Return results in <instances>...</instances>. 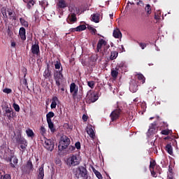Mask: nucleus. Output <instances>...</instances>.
Instances as JSON below:
<instances>
[{
    "instance_id": "obj_1",
    "label": "nucleus",
    "mask_w": 179,
    "mask_h": 179,
    "mask_svg": "<svg viewBox=\"0 0 179 179\" xmlns=\"http://www.w3.org/2000/svg\"><path fill=\"white\" fill-rule=\"evenodd\" d=\"M73 174L76 177V178H83V179H90L92 178L89 173H87V169L83 166L74 168L73 169Z\"/></svg>"
},
{
    "instance_id": "obj_2",
    "label": "nucleus",
    "mask_w": 179,
    "mask_h": 179,
    "mask_svg": "<svg viewBox=\"0 0 179 179\" xmlns=\"http://www.w3.org/2000/svg\"><path fill=\"white\" fill-rule=\"evenodd\" d=\"M71 145V139L66 136H62L60 138L59 145H58L59 150H65Z\"/></svg>"
},
{
    "instance_id": "obj_3",
    "label": "nucleus",
    "mask_w": 179,
    "mask_h": 179,
    "mask_svg": "<svg viewBox=\"0 0 179 179\" xmlns=\"http://www.w3.org/2000/svg\"><path fill=\"white\" fill-rule=\"evenodd\" d=\"M4 117H7L9 121H12V118L15 117V112L10 105L6 104L3 108Z\"/></svg>"
},
{
    "instance_id": "obj_4",
    "label": "nucleus",
    "mask_w": 179,
    "mask_h": 179,
    "mask_svg": "<svg viewBox=\"0 0 179 179\" xmlns=\"http://www.w3.org/2000/svg\"><path fill=\"white\" fill-rule=\"evenodd\" d=\"M34 170V166H33V162L29 159L25 165L21 166V171L22 174H30Z\"/></svg>"
},
{
    "instance_id": "obj_5",
    "label": "nucleus",
    "mask_w": 179,
    "mask_h": 179,
    "mask_svg": "<svg viewBox=\"0 0 179 179\" xmlns=\"http://www.w3.org/2000/svg\"><path fill=\"white\" fill-rule=\"evenodd\" d=\"M68 166L75 167V166H79L80 164V159L79 155H73L67 159Z\"/></svg>"
},
{
    "instance_id": "obj_6",
    "label": "nucleus",
    "mask_w": 179,
    "mask_h": 179,
    "mask_svg": "<svg viewBox=\"0 0 179 179\" xmlns=\"http://www.w3.org/2000/svg\"><path fill=\"white\" fill-rule=\"evenodd\" d=\"M121 114H122V110H121V108H117L115 109L113 111H112L110 115L111 122H115V121L119 120L120 117L121 116Z\"/></svg>"
},
{
    "instance_id": "obj_7",
    "label": "nucleus",
    "mask_w": 179,
    "mask_h": 179,
    "mask_svg": "<svg viewBox=\"0 0 179 179\" xmlns=\"http://www.w3.org/2000/svg\"><path fill=\"white\" fill-rule=\"evenodd\" d=\"M62 67L61 70L55 71L54 78L56 82L57 86H61V82L64 79V74H62Z\"/></svg>"
},
{
    "instance_id": "obj_8",
    "label": "nucleus",
    "mask_w": 179,
    "mask_h": 179,
    "mask_svg": "<svg viewBox=\"0 0 179 179\" xmlns=\"http://www.w3.org/2000/svg\"><path fill=\"white\" fill-rule=\"evenodd\" d=\"M86 99L90 103H96V101L99 100V96H97V94H96L95 92H92V91H89L87 92Z\"/></svg>"
},
{
    "instance_id": "obj_9",
    "label": "nucleus",
    "mask_w": 179,
    "mask_h": 179,
    "mask_svg": "<svg viewBox=\"0 0 179 179\" xmlns=\"http://www.w3.org/2000/svg\"><path fill=\"white\" fill-rule=\"evenodd\" d=\"M71 13L69 15L66 22L69 24H73V23H76L78 22V17H76V14L73 13V11L69 9Z\"/></svg>"
},
{
    "instance_id": "obj_10",
    "label": "nucleus",
    "mask_w": 179,
    "mask_h": 179,
    "mask_svg": "<svg viewBox=\"0 0 179 179\" xmlns=\"http://www.w3.org/2000/svg\"><path fill=\"white\" fill-rule=\"evenodd\" d=\"M78 92H79V87L76 86L75 83H72L70 85V93H72L73 99H76V96H78Z\"/></svg>"
},
{
    "instance_id": "obj_11",
    "label": "nucleus",
    "mask_w": 179,
    "mask_h": 179,
    "mask_svg": "<svg viewBox=\"0 0 179 179\" xmlns=\"http://www.w3.org/2000/svg\"><path fill=\"white\" fill-rule=\"evenodd\" d=\"M30 51L32 55H36V57L40 55V46L38 45V42L37 43L32 44Z\"/></svg>"
},
{
    "instance_id": "obj_12",
    "label": "nucleus",
    "mask_w": 179,
    "mask_h": 179,
    "mask_svg": "<svg viewBox=\"0 0 179 179\" xmlns=\"http://www.w3.org/2000/svg\"><path fill=\"white\" fill-rule=\"evenodd\" d=\"M107 43V41L106 40L101 38L98 41V43L96 45V52H101V48H104V45Z\"/></svg>"
},
{
    "instance_id": "obj_13",
    "label": "nucleus",
    "mask_w": 179,
    "mask_h": 179,
    "mask_svg": "<svg viewBox=\"0 0 179 179\" xmlns=\"http://www.w3.org/2000/svg\"><path fill=\"white\" fill-rule=\"evenodd\" d=\"M55 146V144L54 143V141H52V140L48 139L45 141V148H46L48 150H50V152L54 150Z\"/></svg>"
},
{
    "instance_id": "obj_14",
    "label": "nucleus",
    "mask_w": 179,
    "mask_h": 179,
    "mask_svg": "<svg viewBox=\"0 0 179 179\" xmlns=\"http://www.w3.org/2000/svg\"><path fill=\"white\" fill-rule=\"evenodd\" d=\"M160 170H162V169L159 166H156L155 169H150V171L151 173V176L156 178V177H157V174H160Z\"/></svg>"
},
{
    "instance_id": "obj_15",
    "label": "nucleus",
    "mask_w": 179,
    "mask_h": 179,
    "mask_svg": "<svg viewBox=\"0 0 179 179\" xmlns=\"http://www.w3.org/2000/svg\"><path fill=\"white\" fill-rule=\"evenodd\" d=\"M38 179H44V164L38 169Z\"/></svg>"
},
{
    "instance_id": "obj_16",
    "label": "nucleus",
    "mask_w": 179,
    "mask_h": 179,
    "mask_svg": "<svg viewBox=\"0 0 179 179\" xmlns=\"http://www.w3.org/2000/svg\"><path fill=\"white\" fill-rule=\"evenodd\" d=\"M19 34L21 40L24 41L26 40V29L24 27L20 28Z\"/></svg>"
},
{
    "instance_id": "obj_17",
    "label": "nucleus",
    "mask_w": 179,
    "mask_h": 179,
    "mask_svg": "<svg viewBox=\"0 0 179 179\" xmlns=\"http://www.w3.org/2000/svg\"><path fill=\"white\" fill-rule=\"evenodd\" d=\"M43 76L45 79H48L51 78V71H50V64L47 65V69L45 70L43 73Z\"/></svg>"
},
{
    "instance_id": "obj_18",
    "label": "nucleus",
    "mask_w": 179,
    "mask_h": 179,
    "mask_svg": "<svg viewBox=\"0 0 179 179\" xmlns=\"http://www.w3.org/2000/svg\"><path fill=\"white\" fill-rule=\"evenodd\" d=\"M17 143H20V145H26L27 141L24 138L22 137V135H18L16 138Z\"/></svg>"
},
{
    "instance_id": "obj_19",
    "label": "nucleus",
    "mask_w": 179,
    "mask_h": 179,
    "mask_svg": "<svg viewBox=\"0 0 179 179\" xmlns=\"http://www.w3.org/2000/svg\"><path fill=\"white\" fill-rule=\"evenodd\" d=\"M57 6L60 9H65V8H67L68 3H66V1H65V0H59L57 3Z\"/></svg>"
},
{
    "instance_id": "obj_20",
    "label": "nucleus",
    "mask_w": 179,
    "mask_h": 179,
    "mask_svg": "<svg viewBox=\"0 0 179 179\" xmlns=\"http://www.w3.org/2000/svg\"><path fill=\"white\" fill-rule=\"evenodd\" d=\"M113 35L115 38H121L122 37V34L119 29H114Z\"/></svg>"
},
{
    "instance_id": "obj_21",
    "label": "nucleus",
    "mask_w": 179,
    "mask_h": 179,
    "mask_svg": "<svg viewBox=\"0 0 179 179\" xmlns=\"http://www.w3.org/2000/svg\"><path fill=\"white\" fill-rule=\"evenodd\" d=\"M129 90L131 93H136L138 92V84L137 83H131L129 86Z\"/></svg>"
},
{
    "instance_id": "obj_22",
    "label": "nucleus",
    "mask_w": 179,
    "mask_h": 179,
    "mask_svg": "<svg viewBox=\"0 0 179 179\" xmlns=\"http://www.w3.org/2000/svg\"><path fill=\"white\" fill-rule=\"evenodd\" d=\"M156 125H157L156 122H154L153 123H152L150 125V128L148 131V133L150 134V135H152V134H153V132H155V128H156Z\"/></svg>"
},
{
    "instance_id": "obj_23",
    "label": "nucleus",
    "mask_w": 179,
    "mask_h": 179,
    "mask_svg": "<svg viewBox=\"0 0 179 179\" xmlns=\"http://www.w3.org/2000/svg\"><path fill=\"white\" fill-rule=\"evenodd\" d=\"M57 101H58V97L53 96L52 99L50 108H57Z\"/></svg>"
},
{
    "instance_id": "obj_24",
    "label": "nucleus",
    "mask_w": 179,
    "mask_h": 179,
    "mask_svg": "<svg viewBox=\"0 0 179 179\" xmlns=\"http://www.w3.org/2000/svg\"><path fill=\"white\" fill-rule=\"evenodd\" d=\"M92 22H94V23H99L100 22V16L99 14H93L92 15Z\"/></svg>"
},
{
    "instance_id": "obj_25",
    "label": "nucleus",
    "mask_w": 179,
    "mask_h": 179,
    "mask_svg": "<svg viewBox=\"0 0 179 179\" xmlns=\"http://www.w3.org/2000/svg\"><path fill=\"white\" fill-rule=\"evenodd\" d=\"M47 122L49 129H50V131L52 132V134H54V132H55V131L57 130L55 129V127H54V123L52 122V120L47 121Z\"/></svg>"
},
{
    "instance_id": "obj_26",
    "label": "nucleus",
    "mask_w": 179,
    "mask_h": 179,
    "mask_svg": "<svg viewBox=\"0 0 179 179\" xmlns=\"http://www.w3.org/2000/svg\"><path fill=\"white\" fill-rule=\"evenodd\" d=\"M136 76H137V79L140 80V83H142V85H143V83H145L146 80V78H145V76L142 73H138L136 75Z\"/></svg>"
},
{
    "instance_id": "obj_27",
    "label": "nucleus",
    "mask_w": 179,
    "mask_h": 179,
    "mask_svg": "<svg viewBox=\"0 0 179 179\" xmlns=\"http://www.w3.org/2000/svg\"><path fill=\"white\" fill-rule=\"evenodd\" d=\"M92 171L94 173V174H95L96 177L98 179H103V176L101 175V173L100 172H99V171L96 170V169H94V167H92Z\"/></svg>"
},
{
    "instance_id": "obj_28",
    "label": "nucleus",
    "mask_w": 179,
    "mask_h": 179,
    "mask_svg": "<svg viewBox=\"0 0 179 179\" xmlns=\"http://www.w3.org/2000/svg\"><path fill=\"white\" fill-rule=\"evenodd\" d=\"M109 48L110 45L108 43H106V44L103 46V50H101V54H102V55L107 54L108 52Z\"/></svg>"
},
{
    "instance_id": "obj_29",
    "label": "nucleus",
    "mask_w": 179,
    "mask_h": 179,
    "mask_svg": "<svg viewBox=\"0 0 179 179\" xmlns=\"http://www.w3.org/2000/svg\"><path fill=\"white\" fill-rule=\"evenodd\" d=\"M87 134L90 135V137L92 138V139H94V137L96 135L94 134V131L93 130V128H90L87 130Z\"/></svg>"
},
{
    "instance_id": "obj_30",
    "label": "nucleus",
    "mask_w": 179,
    "mask_h": 179,
    "mask_svg": "<svg viewBox=\"0 0 179 179\" xmlns=\"http://www.w3.org/2000/svg\"><path fill=\"white\" fill-rule=\"evenodd\" d=\"M117 57H118V52L113 51L110 52V61H114V59H117Z\"/></svg>"
},
{
    "instance_id": "obj_31",
    "label": "nucleus",
    "mask_w": 179,
    "mask_h": 179,
    "mask_svg": "<svg viewBox=\"0 0 179 179\" xmlns=\"http://www.w3.org/2000/svg\"><path fill=\"white\" fill-rule=\"evenodd\" d=\"M165 150L167 151L169 155H173V146H171V144H167L165 147Z\"/></svg>"
},
{
    "instance_id": "obj_32",
    "label": "nucleus",
    "mask_w": 179,
    "mask_h": 179,
    "mask_svg": "<svg viewBox=\"0 0 179 179\" xmlns=\"http://www.w3.org/2000/svg\"><path fill=\"white\" fill-rule=\"evenodd\" d=\"M26 134L28 138H34V132L31 129H28L26 130Z\"/></svg>"
},
{
    "instance_id": "obj_33",
    "label": "nucleus",
    "mask_w": 179,
    "mask_h": 179,
    "mask_svg": "<svg viewBox=\"0 0 179 179\" xmlns=\"http://www.w3.org/2000/svg\"><path fill=\"white\" fill-rule=\"evenodd\" d=\"M55 115V114L54 113V112H49V113L46 115V120H47V121H52V120H51V118H52Z\"/></svg>"
},
{
    "instance_id": "obj_34",
    "label": "nucleus",
    "mask_w": 179,
    "mask_h": 179,
    "mask_svg": "<svg viewBox=\"0 0 179 179\" xmlns=\"http://www.w3.org/2000/svg\"><path fill=\"white\" fill-rule=\"evenodd\" d=\"M110 75L112 78H113V79H116L117 78H118V70H111Z\"/></svg>"
},
{
    "instance_id": "obj_35",
    "label": "nucleus",
    "mask_w": 179,
    "mask_h": 179,
    "mask_svg": "<svg viewBox=\"0 0 179 179\" xmlns=\"http://www.w3.org/2000/svg\"><path fill=\"white\" fill-rule=\"evenodd\" d=\"M20 22L22 26H24V27H29V22L26 21L22 17L20 18Z\"/></svg>"
},
{
    "instance_id": "obj_36",
    "label": "nucleus",
    "mask_w": 179,
    "mask_h": 179,
    "mask_svg": "<svg viewBox=\"0 0 179 179\" xmlns=\"http://www.w3.org/2000/svg\"><path fill=\"white\" fill-rule=\"evenodd\" d=\"M145 10L147 13V15L149 16L152 13V8L150 7V4H147Z\"/></svg>"
},
{
    "instance_id": "obj_37",
    "label": "nucleus",
    "mask_w": 179,
    "mask_h": 179,
    "mask_svg": "<svg viewBox=\"0 0 179 179\" xmlns=\"http://www.w3.org/2000/svg\"><path fill=\"white\" fill-rule=\"evenodd\" d=\"M14 157V155H11L10 157H6L5 158V160L7 161L8 163H10L11 167L13 169H15V164L12 163V158Z\"/></svg>"
},
{
    "instance_id": "obj_38",
    "label": "nucleus",
    "mask_w": 179,
    "mask_h": 179,
    "mask_svg": "<svg viewBox=\"0 0 179 179\" xmlns=\"http://www.w3.org/2000/svg\"><path fill=\"white\" fill-rule=\"evenodd\" d=\"M8 15L10 16L9 19L12 20H16V15L13 11L8 10Z\"/></svg>"
},
{
    "instance_id": "obj_39",
    "label": "nucleus",
    "mask_w": 179,
    "mask_h": 179,
    "mask_svg": "<svg viewBox=\"0 0 179 179\" xmlns=\"http://www.w3.org/2000/svg\"><path fill=\"white\" fill-rule=\"evenodd\" d=\"M26 75H27V69H25L24 75V79L22 80V83L26 86L27 87H29V85L27 84V79H26Z\"/></svg>"
},
{
    "instance_id": "obj_40",
    "label": "nucleus",
    "mask_w": 179,
    "mask_h": 179,
    "mask_svg": "<svg viewBox=\"0 0 179 179\" xmlns=\"http://www.w3.org/2000/svg\"><path fill=\"white\" fill-rule=\"evenodd\" d=\"M40 133L42 136H45V134H47V129H45V127H44V126L41 127Z\"/></svg>"
},
{
    "instance_id": "obj_41",
    "label": "nucleus",
    "mask_w": 179,
    "mask_h": 179,
    "mask_svg": "<svg viewBox=\"0 0 179 179\" xmlns=\"http://www.w3.org/2000/svg\"><path fill=\"white\" fill-rule=\"evenodd\" d=\"M83 30H86V25L85 24L79 25L76 27V31H83Z\"/></svg>"
},
{
    "instance_id": "obj_42",
    "label": "nucleus",
    "mask_w": 179,
    "mask_h": 179,
    "mask_svg": "<svg viewBox=\"0 0 179 179\" xmlns=\"http://www.w3.org/2000/svg\"><path fill=\"white\" fill-rule=\"evenodd\" d=\"M0 179H12L10 174L6 173L4 175H1Z\"/></svg>"
},
{
    "instance_id": "obj_43",
    "label": "nucleus",
    "mask_w": 179,
    "mask_h": 179,
    "mask_svg": "<svg viewBox=\"0 0 179 179\" xmlns=\"http://www.w3.org/2000/svg\"><path fill=\"white\" fill-rule=\"evenodd\" d=\"M87 86H89V87H90L91 89H94L95 83L94 80L87 81Z\"/></svg>"
},
{
    "instance_id": "obj_44",
    "label": "nucleus",
    "mask_w": 179,
    "mask_h": 179,
    "mask_svg": "<svg viewBox=\"0 0 179 179\" xmlns=\"http://www.w3.org/2000/svg\"><path fill=\"white\" fill-rule=\"evenodd\" d=\"M13 107L17 113H19V111H20V106H19L17 103H14Z\"/></svg>"
},
{
    "instance_id": "obj_45",
    "label": "nucleus",
    "mask_w": 179,
    "mask_h": 179,
    "mask_svg": "<svg viewBox=\"0 0 179 179\" xmlns=\"http://www.w3.org/2000/svg\"><path fill=\"white\" fill-rule=\"evenodd\" d=\"M27 7L28 9H30L31 6L34 5V1L33 0H29V1L27 2Z\"/></svg>"
},
{
    "instance_id": "obj_46",
    "label": "nucleus",
    "mask_w": 179,
    "mask_h": 179,
    "mask_svg": "<svg viewBox=\"0 0 179 179\" xmlns=\"http://www.w3.org/2000/svg\"><path fill=\"white\" fill-rule=\"evenodd\" d=\"M155 167H156V161H151L150 162V170L151 169H155Z\"/></svg>"
},
{
    "instance_id": "obj_47",
    "label": "nucleus",
    "mask_w": 179,
    "mask_h": 179,
    "mask_svg": "<svg viewBox=\"0 0 179 179\" xmlns=\"http://www.w3.org/2000/svg\"><path fill=\"white\" fill-rule=\"evenodd\" d=\"M87 29L88 30H90L92 31V34H96V31H97V30L95 28L92 27L90 25L87 26Z\"/></svg>"
},
{
    "instance_id": "obj_48",
    "label": "nucleus",
    "mask_w": 179,
    "mask_h": 179,
    "mask_svg": "<svg viewBox=\"0 0 179 179\" xmlns=\"http://www.w3.org/2000/svg\"><path fill=\"white\" fill-rule=\"evenodd\" d=\"M124 66H125V64L120 63V64H117L115 69H117V71H120V69H122V68H124Z\"/></svg>"
},
{
    "instance_id": "obj_49",
    "label": "nucleus",
    "mask_w": 179,
    "mask_h": 179,
    "mask_svg": "<svg viewBox=\"0 0 179 179\" xmlns=\"http://www.w3.org/2000/svg\"><path fill=\"white\" fill-rule=\"evenodd\" d=\"M61 66H62V64H61L60 62L57 61L55 64V69H60Z\"/></svg>"
},
{
    "instance_id": "obj_50",
    "label": "nucleus",
    "mask_w": 179,
    "mask_h": 179,
    "mask_svg": "<svg viewBox=\"0 0 179 179\" xmlns=\"http://www.w3.org/2000/svg\"><path fill=\"white\" fill-rule=\"evenodd\" d=\"M162 135H170V130L164 129L161 131Z\"/></svg>"
},
{
    "instance_id": "obj_51",
    "label": "nucleus",
    "mask_w": 179,
    "mask_h": 179,
    "mask_svg": "<svg viewBox=\"0 0 179 179\" xmlns=\"http://www.w3.org/2000/svg\"><path fill=\"white\" fill-rule=\"evenodd\" d=\"M3 93H6L7 94H10L12 93V90L10 88H6L3 90Z\"/></svg>"
},
{
    "instance_id": "obj_52",
    "label": "nucleus",
    "mask_w": 179,
    "mask_h": 179,
    "mask_svg": "<svg viewBox=\"0 0 179 179\" xmlns=\"http://www.w3.org/2000/svg\"><path fill=\"white\" fill-rule=\"evenodd\" d=\"M138 45H140V47L142 48V50H145V48H146V43H139L138 42Z\"/></svg>"
},
{
    "instance_id": "obj_53",
    "label": "nucleus",
    "mask_w": 179,
    "mask_h": 179,
    "mask_svg": "<svg viewBox=\"0 0 179 179\" xmlns=\"http://www.w3.org/2000/svg\"><path fill=\"white\" fill-rule=\"evenodd\" d=\"M74 148H76V149L77 148L78 150H80V142L78 141L75 143V146Z\"/></svg>"
},
{
    "instance_id": "obj_54",
    "label": "nucleus",
    "mask_w": 179,
    "mask_h": 179,
    "mask_svg": "<svg viewBox=\"0 0 179 179\" xmlns=\"http://www.w3.org/2000/svg\"><path fill=\"white\" fill-rule=\"evenodd\" d=\"M88 118H89V117L87 116V115L84 114L83 115V120L84 121V122H86V121H87Z\"/></svg>"
},
{
    "instance_id": "obj_55",
    "label": "nucleus",
    "mask_w": 179,
    "mask_h": 179,
    "mask_svg": "<svg viewBox=\"0 0 179 179\" xmlns=\"http://www.w3.org/2000/svg\"><path fill=\"white\" fill-rule=\"evenodd\" d=\"M13 164H17V162H19V160L17 159V158L16 157L14 156V157H13Z\"/></svg>"
},
{
    "instance_id": "obj_56",
    "label": "nucleus",
    "mask_w": 179,
    "mask_h": 179,
    "mask_svg": "<svg viewBox=\"0 0 179 179\" xmlns=\"http://www.w3.org/2000/svg\"><path fill=\"white\" fill-rule=\"evenodd\" d=\"M160 17H161V15L160 14L155 13V20H159Z\"/></svg>"
},
{
    "instance_id": "obj_57",
    "label": "nucleus",
    "mask_w": 179,
    "mask_h": 179,
    "mask_svg": "<svg viewBox=\"0 0 179 179\" xmlns=\"http://www.w3.org/2000/svg\"><path fill=\"white\" fill-rule=\"evenodd\" d=\"M76 149V147L73 146V145H71V146L69 147V150H70V152H73Z\"/></svg>"
},
{
    "instance_id": "obj_58",
    "label": "nucleus",
    "mask_w": 179,
    "mask_h": 179,
    "mask_svg": "<svg viewBox=\"0 0 179 179\" xmlns=\"http://www.w3.org/2000/svg\"><path fill=\"white\" fill-rule=\"evenodd\" d=\"M27 146V143L26 144H22L20 145L21 149H22L23 150H24V149H26V147Z\"/></svg>"
},
{
    "instance_id": "obj_59",
    "label": "nucleus",
    "mask_w": 179,
    "mask_h": 179,
    "mask_svg": "<svg viewBox=\"0 0 179 179\" xmlns=\"http://www.w3.org/2000/svg\"><path fill=\"white\" fill-rule=\"evenodd\" d=\"M2 15L3 16H4V17H6V18L8 17V15H6V11L3 12Z\"/></svg>"
},
{
    "instance_id": "obj_60",
    "label": "nucleus",
    "mask_w": 179,
    "mask_h": 179,
    "mask_svg": "<svg viewBox=\"0 0 179 179\" xmlns=\"http://www.w3.org/2000/svg\"><path fill=\"white\" fill-rule=\"evenodd\" d=\"M11 47H16V43L11 42Z\"/></svg>"
},
{
    "instance_id": "obj_61",
    "label": "nucleus",
    "mask_w": 179,
    "mask_h": 179,
    "mask_svg": "<svg viewBox=\"0 0 179 179\" xmlns=\"http://www.w3.org/2000/svg\"><path fill=\"white\" fill-rule=\"evenodd\" d=\"M70 30H71V31L75 32V31H76V28H71Z\"/></svg>"
},
{
    "instance_id": "obj_62",
    "label": "nucleus",
    "mask_w": 179,
    "mask_h": 179,
    "mask_svg": "<svg viewBox=\"0 0 179 179\" xmlns=\"http://www.w3.org/2000/svg\"><path fill=\"white\" fill-rule=\"evenodd\" d=\"M134 101L135 103H138V101H139V99L138 98H136V99H134Z\"/></svg>"
},
{
    "instance_id": "obj_63",
    "label": "nucleus",
    "mask_w": 179,
    "mask_h": 179,
    "mask_svg": "<svg viewBox=\"0 0 179 179\" xmlns=\"http://www.w3.org/2000/svg\"><path fill=\"white\" fill-rule=\"evenodd\" d=\"M109 16H110V19H113V16H114V14L113 13L110 14Z\"/></svg>"
},
{
    "instance_id": "obj_64",
    "label": "nucleus",
    "mask_w": 179,
    "mask_h": 179,
    "mask_svg": "<svg viewBox=\"0 0 179 179\" xmlns=\"http://www.w3.org/2000/svg\"><path fill=\"white\" fill-rule=\"evenodd\" d=\"M61 90H62V92H65V88L62 87V88H61Z\"/></svg>"
}]
</instances>
